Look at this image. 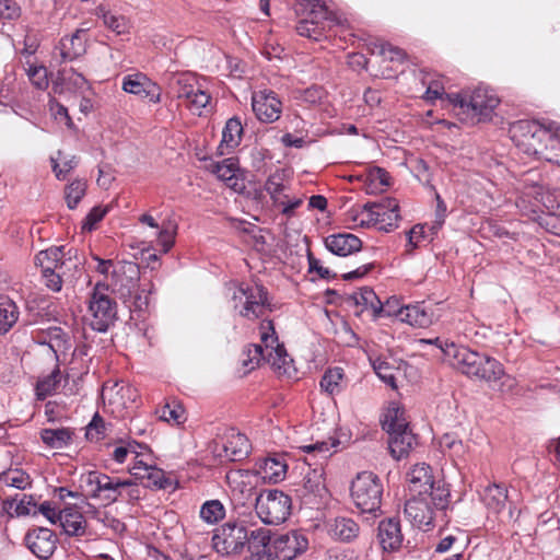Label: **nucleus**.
Returning a JSON list of instances; mask_svg holds the SVG:
<instances>
[{
  "mask_svg": "<svg viewBox=\"0 0 560 560\" xmlns=\"http://www.w3.org/2000/svg\"><path fill=\"white\" fill-rule=\"evenodd\" d=\"M86 184L77 179L66 188V200L69 209H74L85 195Z\"/></svg>",
  "mask_w": 560,
  "mask_h": 560,
  "instance_id": "obj_50",
  "label": "nucleus"
},
{
  "mask_svg": "<svg viewBox=\"0 0 560 560\" xmlns=\"http://www.w3.org/2000/svg\"><path fill=\"white\" fill-rule=\"evenodd\" d=\"M52 171L58 179H65L67 175L77 166L75 155H66L58 151L57 156L51 158Z\"/></svg>",
  "mask_w": 560,
  "mask_h": 560,
  "instance_id": "obj_43",
  "label": "nucleus"
},
{
  "mask_svg": "<svg viewBox=\"0 0 560 560\" xmlns=\"http://www.w3.org/2000/svg\"><path fill=\"white\" fill-rule=\"evenodd\" d=\"M168 93L191 113L201 115L211 96L202 88L198 78L190 72L175 73L168 80Z\"/></svg>",
  "mask_w": 560,
  "mask_h": 560,
  "instance_id": "obj_6",
  "label": "nucleus"
},
{
  "mask_svg": "<svg viewBox=\"0 0 560 560\" xmlns=\"http://www.w3.org/2000/svg\"><path fill=\"white\" fill-rule=\"evenodd\" d=\"M244 353L247 358L243 360V366L247 368V372L258 366L261 361H266L261 345H250Z\"/></svg>",
  "mask_w": 560,
  "mask_h": 560,
  "instance_id": "obj_53",
  "label": "nucleus"
},
{
  "mask_svg": "<svg viewBox=\"0 0 560 560\" xmlns=\"http://www.w3.org/2000/svg\"><path fill=\"white\" fill-rule=\"evenodd\" d=\"M359 525L348 517H336L329 523V534L332 538L340 541H351L358 537Z\"/></svg>",
  "mask_w": 560,
  "mask_h": 560,
  "instance_id": "obj_32",
  "label": "nucleus"
},
{
  "mask_svg": "<svg viewBox=\"0 0 560 560\" xmlns=\"http://www.w3.org/2000/svg\"><path fill=\"white\" fill-rule=\"evenodd\" d=\"M342 376V369H329L328 371H326V373L323 375L320 380V387L330 395L339 393Z\"/></svg>",
  "mask_w": 560,
  "mask_h": 560,
  "instance_id": "obj_46",
  "label": "nucleus"
},
{
  "mask_svg": "<svg viewBox=\"0 0 560 560\" xmlns=\"http://www.w3.org/2000/svg\"><path fill=\"white\" fill-rule=\"evenodd\" d=\"M21 16L20 5L12 0H0V18L14 21Z\"/></svg>",
  "mask_w": 560,
  "mask_h": 560,
  "instance_id": "obj_58",
  "label": "nucleus"
},
{
  "mask_svg": "<svg viewBox=\"0 0 560 560\" xmlns=\"http://www.w3.org/2000/svg\"><path fill=\"white\" fill-rule=\"evenodd\" d=\"M209 168L219 179L224 182L230 188L238 190V161L234 158L224 159L218 163H211Z\"/></svg>",
  "mask_w": 560,
  "mask_h": 560,
  "instance_id": "obj_30",
  "label": "nucleus"
},
{
  "mask_svg": "<svg viewBox=\"0 0 560 560\" xmlns=\"http://www.w3.org/2000/svg\"><path fill=\"white\" fill-rule=\"evenodd\" d=\"M324 475L323 467L310 468L304 475L303 482L296 489V492L307 500L306 503H312V498H323L326 494L327 489Z\"/></svg>",
  "mask_w": 560,
  "mask_h": 560,
  "instance_id": "obj_24",
  "label": "nucleus"
},
{
  "mask_svg": "<svg viewBox=\"0 0 560 560\" xmlns=\"http://www.w3.org/2000/svg\"><path fill=\"white\" fill-rule=\"evenodd\" d=\"M156 415L160 420L176 425L186 421L184 407L175 399L168 400L162 407L158 408Z\"/></svg>",
  "mask_w": 560,
  "mask_h": 560,
  "instance_id": "obj_38",
  "label": "nucleus"
},
{
  "mask_svg": "<svg viewBox=\"0 0 560 560\" xmlns=\"http://www.w3.org/2000/svg\"><path fill=\"white\" fill-rule=\"evenodd\" d=\"M105 434V421L97 413L86 427V438L91 441H100Z\"/></svg>",
  "mask_w": 560,
  "mask_h": 560,
  "instance_id": "obj_56",
  "label": "nucleus"
},
{
  "mask_svg": "<svg viewBox=\"0 0 560 560\" xmlns=\"http://www.w3.org/2000/svg\"><path fill=\"white\" fill-rule=\"evenodd\" d=\"M108 284L97 282L89 298V325L98 332H105L117 319V303L108 295Z\"/></svg>",
  "mask_w": 560,
  "mask_h": 560,
  "instance_id": "obj_8",
  "label": "nucleus"
},
{
  "mask_svg": "<svg viewBox=\"0 0 560 560\" xmlns=\"http://www.w3.org/2000/svg\"><path fill=\"white\" fill-rule=\"evenodd\" d=\"M373 369L377 376L393 389L397 388L396 385V372L397 369L392 366L388 362L383 360H375L373 362Z\"/></svg>",
  "mask_w": 560,
  "mask_h": 560,
  "instance_id": "obj_49",
  "label": "nucleus"
},
{
  "mask_svg": "<svg viewBox=\"0 0 560 560\" xmlns=\"http://www.w3.org/2000/svg\"><path fill=\"white\" fill-rule=\"evenodd\" d=\"M14 511L16 515L37 514L36 503L34 502L33 498L25 494H23L18 501Z\"/></svg>",
  "mask_w": 560,
  "mask_h": 560,
  "instance_id": "obj_61",
  "label": "nucleus"
},
{
  "mask_svg": "<svg viewBox=\"0 0 560 560\" xmlns=\"http://www.w3.org/2000/svg\"><path fill=\"white\" fill-rule=\"evenodd\" d=\"M339 444V441L335 439H329L328 441H318L313 444L302 446V450L306 453H318L324 458H327L330 455V450L336 447Z\"/></svg>",
  "mask_w": 560,
  "mask_h": 560,
  "instance_id": "obj_55",
  "label": "nucleus"
},
{
  "mask_svg": "<svg viewBox=\"0 0 560 560\" xmlns=\"http://www.w3.org/2000/svg\"><path fill=\"white\" fill-rule=\"evenodd\" d=\"M43 278L45 279V284L48 289L58 292L62 288V277L66 275L65 269L62 270H52L48 272H42Z\"/></svg>",
  "mask_w": 560,
  "mask_h": 560,
  "instance_id": "obj_59",
  "label": "nucleus"
},
{
  "mask_svg": "<svg viewBox=\"0 0 560 560\" xmlns=\"http://www.w3.org/2000/svg\"><path fill=\"white\" fill-rule=\"evenodd\" d=\"M36 510L37 513L43 514L52 524L58 522L60 511H57L52 502L45 501L38 508L36 506Z\"/></svg>",
  "mask_w": 560,
  "mask_h": 560,
  "instance_id": "obj_63",
  "label": "nucleus"
},
{
  "mask_svg": "<svg viewBox=\"0 0 560 560\" xmlns=\"http://www.w3.org/2000/svg\"><path fill=\"white\" fill-rule=\"evenodd\" d=\"M481 498L489 511L501 515L504 520H511L513 517V511L511 508L505 511L508 491L503 486L497 483L489 485L485 488Z\"/></svg>",
  "mask_w": 560,
  "mask_h": 560,
  "instance_id": "obj_25",
  "label": "nucleus"
},
{
  "mask_svg": "<svg viewBox=\"0 0 560 560\" xmlns=\"http://www.w3.org/2000/svg\"><path fill=\"white\" fill-rule=\"evenodd\" d=\"M114 288L124 303L142 310L148 306V296L135 294L139 280V267L135 262H119L113 270Z\"/></svg>",
  "mask_w": 560,
  "mask_h": 560,
  "instance_id": "obj_12",
  "label": "nucleus"
},
{
  "mask_svg": "<svg viewBox=\"0 0 560 560\" xmlns=\"http://www.w3.org/2000/svg\"><path fill=\"white\" fill-rule=\"evenodd\" d=\"M224 515V506L219 500L207 501L200 509V517L209 524L219 522Z\"/></svg>",
  "mask_w": 560,
  "mask_h": 560,
  "instance_id": "obj_45",
  "label": "nucleus"
},
{
  "mask_svg": "<svg viewBox=\"0 0 560 560\" xmlns=\"http://www.w3.org/2000/svg\"><path fill=\"white\" fill-rule=\"evenodd\" d=\"M0 482L8 488L25 490L32 483L30 476L22 469H9L0 474Z\"/></svg>",
  "mask_w": 560,
  "mask_h": 560,
  "instance_id": "obj_41",
  "label": "nucleus"
},
{
  "mask_svg": "<svg viewBox=\"0 0 560 560\" xmlns=\"http://www.w3.org/2000/svg\"><path fill=\"white\" fill-rule=\"evenodd\" d=\"M260 340L266 361L276 370H283L287 373L291 363V359L285 351L283 345L279 343L278 336L271 320H264L259 326Z\"/></svg>",
  "mask_w": 560,
  "mask_h": 560,
  "instance_id": "obj_14",
  "label": "nucleus"
},
{
  "mask_svg": "<svg viewBox=\"0 0 560 560\" xmlns=\"http://www.w3.org/2000/svg\"><path fill=\"white\" fill-rule=\"evenodd\" d=\"M81 481L91 499L100 500L105 505L119 500L135 501L140 499V489L130 478L110 477L104 472L92 470L82 475Z\"/></svg>",
  "mask_w": 560,
  "mask_h": 560,
  "instance_id": "obj_4",
  "label": "nucleus"
},
{
  "mask_svg": "<svg viewBox=\"0 0 560 560\" xmlns=\"http://www.w3.org/2000/svg\"><path fill=\"white\" fill-rule=\"evenodd\" d=\"M424 341L439 346L450 364L468 377L495 382L504 375L502 364L485 353L464 346H456L454 342L442 341L440 338Z\"/></svg>",
  "mask_w": 560,
  "mask_h": 560,
  "instance_id": "obj_1",
  "label": "nucleus"
},
{
  "mask_svg": "<svg viewBox=\"0 0 560 560\" xmlns=\"http://www.w3.org/2000/svg\"><path fill=\"white\" fill-rule=\"evenodd\" d=\"M137 397V389L121 382H106L102 387V398L113 407V412L128 408Z\"/></svg>",
  "mask_w": 560,
  "mask_h": 560,
  "instance_id": "obj_19",
  "label": "nucleus"
},
{
  "mask_svg": "<svg viewBox=\"0 0 560 560\" xmlns=\"http://www.w3.org/2000/svg\"><path fill=\"white\" fill-rule=\"evenodd\" d=\"M234 300L244 303L243 310L240 312L242 316L248 319H255L264 314L267 303V291L262 285H241L234 294Z\"/></svg>",
  "mask_w": 560,
  "mask_h": 560,
  "instance_id": "obj_17",
  "label": "nucleus"
},
{
  "mask_svg": "<svg viewBox=\"0 0 560 560\" xmlns=\"http://www.w3.org/2000/svg\"><path fill=\"white\" fill-rule=\"evenodd\" d=\"M270 549L280 560H294L308 549V538L301 530H290L275 536Z\"/></svg>",
  "mask_w": 560,
  "mask_h": 560,
  "instance_id": "obj_16",
  "label": "nucleus"
},
{
  "mask_svg": "<svg viewBox=\"0 0 560 560\" xmlns=\"http://www.w3.org/2000/svg\"><path fill=\"white\" fill-rule=\"evenodd\" d=\"M43 442L51 448H62L67 446L72 438V432L69 429H44L40 432Z\"/></svg>",
  "mask_w": 560,
  "mask_h": 560,
  "instance_id": "obj_40",
  "label": "nucleus"
},
{
  "mask_svg": "<svg viewBox=\"0 0 560 560\" xmlns=\"http://www.w3.org/2000/svg\"><path fill=\"white\" fill-rule=\"evenodd\" d=\"M295 11L306 14L296 25L299 35L319 40L332 22L331 12L320 0H298Z\"/></svg>",
  "mask_w": 560,
  "mask_h": 560,
  "instance_id": "obj_9",
  "label": "nucleus"
},
{
  "mask_svg": "<svg viewBox=\"0 0 560 560\" xmlns=\"http://www.w3.org/2000/svg\"><path fill=\"white\" fill-rule=\"evenodd\" d=\"M422 84L427 85L424 97L427 100L443 98L444 86L440 80H430L428 75L422 79Z\"/></svg>",
  "mask_w": 560,
  "mask_h": 560,
  "instance_id": "obj_57",
  "label": "nucleus"
},
{
  "mask_svg": "<svg viewBox=\"0 0 560 560\" xmlns=\"http://www.w3.org/2000/svg\"><path fill=\"white\" fill-rule=\"evenodd\" d=\"M26 72L30 81L36 89L46 90L48 88V72L45 67L30 65Z\"/></svg>",
  "mask_w": 560,
  "mask_h": 560,
  "instance_id": "obj_52",
  "label": "nucleus"
},
{
  "mask_svg": "<svg viewBox=\"0 0 560 560\" xmlns=\"http://www.w3.org/2000/svg\"><path fill=\"white\" fill-rule=\"evenodd\" d=\"M446 100L458 119L471 125L491 119L500 104L494 91L481 86L470 92L446 94Z\"/></svg>",
  "mask_w": 560,
  "mask_h": 560,
  "instance_id": "obj_3",
  "label": "nucleus"
},
{
  "mask_svg": "<svg viewBox=\"0 0 560 560\" xmlns=\"http://www.w3.org/2000/svg\"><path fill=\"white\" fill-rule=\"evenodd\" d=\"M248 540L247 528L243 524L225 523L212 536L213 549L223 557L241 555Z\"/></svg>",
  "mask_w": 560,
  "mask_h": 560,
  "instance_id": "obj_13",
  "label": "nucleus"
},
{
  "mask_svg": "<svg viewBox=\"0 0 560 560\" xmlns=\"http://www.w3.org/2000/svg\"><path fill=\"white\" fill-rule=\"evenodd\" d=\"M264 189L269 194L273 203H284L287 195L283 194L285 190V171L277 170L270 174L264 185Z\"/></svg>",
  "mask_w": 560,
  "mask_h": 560,
  "instance_id": "obj_35",
  "label": "nucleus"
},
{
  "mask_svg": "<svg viewBox=\"0 0 560 560\" xmlns=\"http://www.w3.org/2000/svg\"><path fill=\"white\" fill-rule=\"evenodd\" d=\"M84 32L77 31L72 36L65 37L60 42V57L61 61L72 60L85 50L84 47Z\"/></svg>",
  "mask_w": 560,
  "mask_h": 560,
  "instance_id": "obj_33",
  "label": "nucleus"
},
{
  "mask_svg": "<svg viewBox=\"0 0 560 560\" xmlns=\"http://www.w3.org/2000/svg\"><path fill=\"white\" fill-rule=\"evenodd\" d=\"M377 530V539L383 551L394 552L400 549L404 536L398 520L386 518L381 521Z\"/></svg>",
  "mask_w": 560,
  "mask_h": 560,
  "instance_id": "obj_23",
  "label": "nucleus"
},
{
  "mask_svg": "<svg viewBox=\"0 0 560 560\" xmlns=\"http://www.w3.org/2000/svg\"><path fill=\"white\" fill-rule=\"evenodd\" d=\"M440 445L443 450L453 451L454 454L459 455L463 452V443L454 435L446 433L440 440Z\"/></svg>",
  "mask_w": 560,
  "mask_h": 560,
  "instance_id": "obj_62",
  "label": "nucleus"
},
{
  "mask_svg": "<svg viewBox=\"0 0 560 560\" xmlns=\"http://www.w3.org/2000/svg\"><path fill=\"white\" fill-rule=\"evenodd\" d=\"M57 541L54 532L45 527L30 530L25 536L27 548L42 560H47L52 556Z\"/></svg>",
  "mask_w": 560,
  "mask_h": 560,
  "instance_id": "obj_20",
  "label": "nucleus"
},
{
  "mask_svg": "<svg viewBox=\"0 0 560 560\" xmlns=\"http://www.w3.org/2000/svg\"><path fill=\"white\" fill-rule=\"evenodd\" d=\"M61 381L60 370L56 368L48 376L38 381L36 385V394L39 399H45L51 395Z\"/></svg>",
  "mask_w": 560,
  "mask_h": 560,
  "instance_id": "obj_44",
  "label": "nucleus"
},
{
  "mask_svg": "<svg viewBox=\"0 0 560 560\" xmlns=\"http://www.w3.org/2000/svg\"><path fill=\"white\" fill-rule=\"evenodd\" d=\"M248 452V439L244 434L232 430L226 435V440L222 444V452H219L218 456L235 462L247 456Z\"/></svg>",
  "mask_w": 560,
  "mask_h": 560,
  "instance_id": "obj_28",
  "label": "nucleus"
},
{
  "mask_svg": "<svg viewBox=\"0 0 560 560\" xmlns=\"http://www.w3.org/2000/svg\"><path fill=\"white\" fill-rule=\"evenodd\" d=\"M398 318L417 328H427L438 319L433 310L424 303L409 304L399 307Z\"/></svg>",
  "mask_w": 560,
  "mask_h": 560,
  "instance_id": "obj_22",
  "label": "nucleus"
},
{
  "mask_svg": "<svg viewBox=\"0 0 560 560\" xmlns=\"http://www.w3.org/2000/svg\"><path fill=\"white\" fill-rule=\"evenodd\" d=\"M292 501L277 489L262 490L255 499V511L262 523L279 525L291 514Z\"/></svg>",
  "mask_w": 560,
  "mask_h": 560,
  "instance_id": "obj_11",
  "label": "nucleus"
},
{
  "mask_svg": "<svg viewBox=\"0 0 560 560\" xmlns=\"http://www.w3.org/2000/svg\"><path fill=\"white\" fill-rule=\"evenodd\" d=\"M253 110L257 118L264 122H272L280 117L281 102L276 93L260 91L253 95L252 100Z\"/></svg>",
  "mask_w": 560,
  "mask_h": 560,
  "instance_id": "obj_21",
  "label": "nucleus"
},
{
  "mask_svg": "<svg viewBox=\"0 0 560 560\" xmlns=\"http://www.w3.org/2000/svg\"><path fill=\"white\" fill-rule=\"evenodd\" d=\"M410 495H429L436 509H446L450 490L442 480H435L432 469L425 464L415 465L407 474Z\"/></svg>",
  "mask_w": 560,
  "mask_h": 560,
  "instance_id": "obj_7",
  "label": "nucleus"
},
{
  "mask_svg": "<svg viewBox=\"0 0 560 560\" xmlns=\"http://www.w3.org/2000/svg\"><path fill=\"white\" fill-rule=\"evenodd\" d=\"M58 521L68 535H83L85 532V520L83 515L77 511L65 509L60 511Z\"/></svg>",
  "mask_w": 560,
  "mask_h": 560,
  "instance_id": "obj_34",
  "label": "nucleus"
},
{
  "mask_svg": "<svg viewBox=\"0 0 560 560\" xmlns=\"http://www.w3.org/2000/svg\"><path fill=\"white\" fill-rule=\"evenodd\" d=\"M70 264L72 267H77L75 264H72L71 258L65 259L63 246L40 250L35 256V265L42 268V272L62 270Z\"/></svg>",
  "mask_w": 560,
  "mask_h": 560,
  "instance_id": "obj_27",
  "label": "nucleus"
},
{
  "mask_svg": "<svg viewBox=\"0 0 560 560\" xmlns=\"http://www.w3.org/2000/svg\"><path fill=\"white\" fill-rule=\"evenodd\" d=\"M243 126L237 117L230 118L222 131V140L218 148L220 154L228 153L231 149L236 148L242 139Z\"/></svg>",
  "mask_w": 560,
  "mask_h": 560,
  "instance_id": "obj_31",
  "label": "nucleus"
},
{
  "mask_svg": "<svg viewBox=\"0 0 560 560\" xmlns=\"http://www.w3.org/2000/svg\"><path fill=\"white\" fill-rule=\"evenodd\" d=\"M510 135L524 154L551 161L548 149H555L556 143H560V125L553 121L541 125L537 121L520 120L511 126Z\"/></svg>",
  "mask_w": 560,
  "mask_h": 560,
  "instance_id": "obj_2",
  "label": "nucleus"
},
{
  "mask_svg": "<svg viewBox=\"0 0 560 560\" xmlns=\"http://www.w3.org/2000/svg\"><path fill=\"white\" fill-rule=\"evenodd\" d=\"M270 534V530L264 527L253 529L250 533H248V540L246 541V546L250 555H254V551H261V549L270 548L272 542Z\"/></svg>",
  "mask_w": 560,
  "mask_h": 560,
  "instance_id": "obj_42",
  "label": "nucleus"
},
{
  "mask_svg": "<svg viewBox=\"0 0 560 560\" xmlns=\"http://www.w3.org/2000/svg\"><path fill=\"white\" fill-rule=\"evenodd\" d=\"M371 52L388 58L390 61H402L406 54L402 49L395 47L388 43L377 40L372 44Z\"/></svg>",
  "mask_w": 560,
  "mask_h": 560,
  "instance_id": "obj_47",
  "label": "nucleus"
},
{
  "mask_svg": "<svg viewBox=\"0 0 560 560\" xmlns=\"http://www.w3.org/2000/svg\"><path fill=\"white\" fill-rule=\"evenodd\" d=\"M139 469L138 466H132L130 468V474L135 476L137 479H148L152 485L159 488H165L164 485V476L162 470L156 469L152 466H144L143 472L137 471Z\"/></svg>",
  "mask_w": 560,
  "mask_h": 560,
  "instance_id": "obj_48",
  "label": "nucleus"
},
{
  "mask_svg": "<svg viewBox=\"0 0 560 560\" xmlns=\"http://www.w3.org/2000/svg\"><path fill=\"white\" fill-rule=\"evenodd\" d=\"M176 234V226L167 223L163 224L162 228L156 230V238L159 244L162 246L163 252L167 253L174 244Z\"/></svg>",
  "mask_w": 560,
  "mask_h": 560,
  "instance_id": "obj_54",
  "label": "nucleus"
},
{
  "mask_svg": "<svg viewBox=\"0 0 560 560\" xmlns=\"http://www.w3.org/2000/svg\"><path fill=\"white\" fill-rule=\"evenodd\" d=\"M362 214H366L369 221L378 224L386 232L398 226L400 220L399 205L395 198H384L377 202L365 203Z\"/></svg>",
  "mask_w": 560,
  "mask_h": 560,
  "instance_id": "obj_15",
  "label": "nucleus"
},
{
  "mask_svg": "<svg viewBox=\"0 0 560 560\" xmlns=\"http://www.w3.org/2000/svg\"><path fill=\"white\" fill-rule=\"evenodd\" d=\"M287 465L276 458H265L258 467V474L264 480L278 482L285 476Z\"/></svg>",
  "mask_w": 560,
  "mask_h": 560,
  "instance_id": "obj_36",
  "label": "nucleus"
},
{
  "mask_svg": "<svg viewBox=\"0 0 560 560\" xmlns=\"http://www.w3.org/2000/svg\"><path fill=\"white\" fill-rule=\"evenodd\" d=\"M104 25L115 32L117 35L126 34L129 31V22L122 15L106 12L103 14Z\"/></svg>",
  "mask_w": 560,
  "mask_h": 560,
  "instance_id": "obj_51",
  "label": "nucleus"
},
{
  "mask_svg": "<svg viewBox=\"0 0 560 560\" xmlns=\"http://www.w3.org/2000/svg\"><path fill=\"white\" fill-rule=\"evenodd\" d=\"M325 245L335 255L348 256L359 252L362 247V242L355 235L345 233L329 235L325 240Z\"/></svg>",
  "mask_w": 560,
  "mask_h": 560,
  "instance_id": "obj_29",
  "label": "nucleus"
},
{
  "mask_svg": "<svg viewBox=\"0 0 560 560\" xmlns=\"http://www.w3.org/2000/svg\"><path fill=\"white\" fill-rule=\"evenodd\" d=\"M19 318L16 304L8 296H0V334H7Z\"/></svg>",
  "mask_w": 560,
  "mask_h": 560,
  "instance_id": "obj_39",
  "label": "nucleus"
},
{
  "mask_svg": "<svg viewBox=\"0 0 560 560\" xmlns=\"http://www.w3.org/2000/svg\"><path fill=\"white\" fill-rule=\"evenodd\" d=\"M122 90L127 93L149 98L152 103H159L161 93L159 88L144 75H128L124 79Z\"/></svg>",
  "mask_w": 560,
  "mask_h": 560,
  "instance_id": "obj_26",
  "label": "nucleus"
},
{
  "mask_svg": "<svg viewBox=\"0 0 560 560\" xmlns=\"http://www.w3.org/2000/svg\"><path fill=\"white\" fill-rule=\"evenodd\" d=\"M382 427L388 433V448L395 459L408 456L418 444L417 438L407 422L405 410L397 406L387 409L382 420Z\"/></svg>",
  "mask_w": 560,
  "mask_h": 560,
  "instance_id": "obj_5",
  "label": "nucleus"
},
{
  "mask_svg": "<svg viewBox=\"0 0 560 560\" xmlns=\"http://www.w3.org/2000/svg\"><path fill=\"white\" fill-rule=\"evenodd\" d=\"M106 213L107 208L94 207L85 218L83 230L92 231Z\"/></svg>",
  "mask_w": 560,
  "mask_h": 560,
  "instance_id": "obj_60",
  "label": "nucleus"
},
{
  "mask_svg": "<svg viewBox=\"0 0 560 560\" xmlns=\"http://www.w3.org/2000/svg\"><path fill=\"white\" fill-rule=\"evenodd\" d=\"M436 509L429 495H411L405 504V514L410 523L418 528H428L433 524Z\"/></svg>",
  "mask_w": 560,
  "mask_h": 560,
  "instance_id": "obj_18",
  "label": "nucleus"
},
{
  "mask_svg": "<svg viewBox=\"0 0 560 560\" xmlns=\"http://www.w3.org/2000/svg\"><path fill=\"white\" fill-rule=\"evenodd\" d=\"M308 266L310 271H316L320 278L327 279L330 277L331 272L328 268L324 267L319 259L313 257L308 254Z\"/></svg>",
  "mask_w": 560,
  "mask_h": 560,
  "instance_id": "obj_64",
  "label": "nucleus"
},
{
  "mask_svg": "<svg viewBox=\"0 0 560 560\" xmlns=\"http://www.w3.org/2000/svg\"><path fill=\"white\" fill-rule=\"evenodd\" d=\"M353 300L358 306H363L361 312L370 311L374 318L382 314L383 305L373 290L361 289L360 292L353 294Z\"/></svg>",
  "mask_w": 560,
  "mask_h": 560,
  "instance_id": "obj_37",
  "label": "nucleus"
},
{
  "mask_svg": "<svg viewBox=\"0 0 560 560\" xmlns=\"http://www.w3.org/2000/svg\"><path fill=\"white\" fill-rule=\"evenodd\" d=\"M351 499L362 513L376 514L381 510L383 485L371 471H362L353 479L350 488Z\"/></svg>",
  "mask_w": 560,
  "mask_h": 560,
  "instance_id": "obj_10",
  "label": "nucleus"
}]
</instances>
